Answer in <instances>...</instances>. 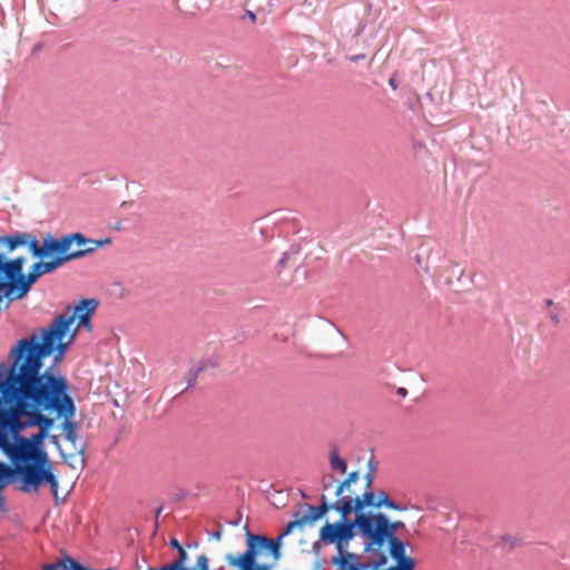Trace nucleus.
<instances>
[{
    "label": "nucleus",
    "instance_id": "obj_6",
    "mask_svg": "<svg viewBox=\"0 0 570 570\" xmlns=\"http://www.w3.org/2000/svg\"><path fill=\"white\" fill-rule=\"evenodd\" d=\"M53 465H0V510L4 508L6 499L2 490L12 485L23 493H38L40 487L52 476L46 474V468Z\"/></svg>",
    "mask_w": 570,
    "mask_h": 570
},
{
    "label": "nucleus",
    "instance_id": "obj_3",
    "mask_svg": "<svg viewBox=\"0 0 570 570\" xmlns=\"http://www.w3.org/2000/svg\"><path fill=\"white\" fill-rule=\"evenodd\" d=\"M355 528L364 544V554H357V563L385 566L394 542L402 541L390 535L389 518L382 512L360 514L352 522H326L320 530V538L325 544H335L338 552L336 557H345L353 554L347 551V544L355 535Z\"/></svg>",
    "mask_w": 570,
    "mask_h": 570
},
{
    "label": "nucleus",
    "instance_id": "obj_25",
    "mask_svg": "<svg viewBox=\"0 0 570 570\" xmlns=\"http://www.w3.org/2000/svg\"><path fill=\"white\" fill-rule=\"evenodd\" d=\"M397 394L404 397L407 394V392H406V390L404 387H399L397 389Z\"/></svg>",
    "mask_w": 570,
    "mask_h": 570
},
{
    "label": "nucleus",
    "instance_id": "obj_32",
    "mask_svg": "<svg viewBox=\"0 0 570 570\" xmlns=\"http://www.w3.org/2000/svg\"><path fill=\"white\" fill-rule=\"evenodd\" d=\"M161 514V508L157 510V515Z\"/></svg>",
    "mask_w": 570,
    "mask_h": 570
},
{
    "label": "nucleus",
    "instance_id": "obj_9",
    "mask_svg": "<svg viewBox=\"0 0 570 570\" xmlns=\"http://www.w3.org/2000/svg\"><path fill=\"white\" fill-rule=\"evenodd\" d=\"M69 240L65 250L53 252V258H65L63 265L72 259L82 257L95 250V247H87L88 244H94V239L85 237L81 233H73L63 235L56 240Z\"/></svg>",
    "mask_w": 570,
    "mask_h": 570
},
{
    "label": "nucleus",
    "instance_id": "obj_23",
    "mask_svg": "<svg viewBox=\"0 0 570 570\" xmlns=\"http://www.w3.org/2000/svg\"><path fill=\"white\" fill-rule=\"evenodd\" d=\"M333 466L335 469H337L341 473H345L347 465L341 464V465H333Z\"/></svg>",
    "mask_w": 570,
    "mask_h": 570
},
{
    "label": "nucleus",
    "instance_id": "obj_4",
    "mask_svg": "<svg viewBox=\"0 0 570 570\" xmlns=\"http://www.w3.org/2000/svg\"><path fill=\"white\" fill-rule=\"evenodd\" d=\"M63 259L51 256L49 261L35 263L28 275H23V257L4 262L0 255V297H6L10 301L22 298L41 275L52 273L62 266Z\"/></svg>",
    "mask_w": 570,
    "mask_h": 570
},
{
    "label": "nucleus",
    "instance_id": "obj_2",
    "mask_svg": "<svg viewBox=\"0 0 570 570\" xmlns=\"http://www.w3.org/2000/svg\"><path fill=\"white\" fill-rule=\"evenodd\" d=\"M98 306L95 298H83L73 308L58 315L48 326L22 337L11 346L8 362L0 363V407L7 409L20 394L21 386L35 385L50 373L45 368L46 357L53 355L55 364L60 363L79 328L91 331V317Z\"/></svg>",
    "mask_w": 570,
    "mask_h": 570
},
{
    "label": "nucleus",
    "instance_id": "obj_8",
    "mask_svg": "<svg viewBox=\"0 0 570 570\" xmlns=\"http://www.w3.org/2000/svg\"><path fill=\"white\" fill-rule=\"evenodd\" d=\"M376 495L373 491L366 490L362 495L345 494L338 498L334 503H328L330 510H335L341 514L338 522H350L347 520L352 512L356 515L366 514L363 510L365 507L376 508Z\"/></svg>",
    "mask_w": 570,
    "mask_h": 570
},
{
    "label": "nucleus",
    "instance_id": "obj_14",
    "mask_svg": "<svg viewBox=\"0 0 570 570\" xmlns=\"http://www.w3.org/2000/svg\"><path fill=\"white\" fill-rule=\"evenodd\" d=\"M28 233H17L2 237L1 242L7 245L9 250H13L19 246L26 245V242H28Z\"/></svg>",
    "mask_w": 570,
    "mask_h": 570
},
{
    "label": "nucleus",
    "instance_id": "obj_22",
    "mask_svg": "<svg viewBox=\"0 0 570 570\" xmlns=\"http://www.w3.org/2000/svg\"><path fill=\"white\" fill-rule=\"evenodd\" d=\"M170 546L177 550H180L183 549V547L180 546V543L176 540V539H171L170 540Z\"/></svg>",
    "mask_w": 570,
    "mask_h": 570
},
{
    "label": "nucleus",
    "instance_id": "obj_16",
    "mask_svg": "<svg viewBox=\"0 0 570 570\" xmlns=\"http://www.w3.org/2000/svg\"><path fill=\"white\" fill-rule=\"evenodd\" d=\"M376 495V509L381 507H386L392 510H401V508L392 500H390L389 495L384 491H380Z\"/></svg>",
    "mask_w": 570,
    "mask_h": 570
},
{
    "label": "nucleus",
    "instance_id": "obj_10",
    "mask_svg": "<svg viewBox=\"0 0 570 570\" xmlns=\"http://www.w3.org/2000/svg\"><path fill=\"white\" fill-rule=\"evenodd\" d=\"M321 501L322 502L318 507L307 505V513L302 515H299V513L295 514V520L288 522L285 531L276 538L279 539V543L282 542L283 537L292 533L294 529H303L304 525L314 523L330 511L328 502L324 494L322 495Z\"/></svg>",
    "mask_w": 570,
    "mask_h": 570
},
{
    "label": "nucleus",
    "instance_id": "obj_5",
    "mask_svg": "<svg viewBox=\"0 0 570 570\" xmlns=\"http://www.w3.org/2000/svg\"><path fill=\"white\" fill-rule=\"evenodd\" d=\"M246 550L242 553H228L225 561L237 570H272L279 559V539H269L254 534L246 529Z\"/></svg>",
    "mask_w": 570,
    "mask_h": 570
},
{
    "label": "nucleus",
    "instance_id": "obj_33",
    "mask_svg": "<svg viewBox=\"0 0 570 570\" xmlns=\"http://www.w3.org/2000/svg\"><path fill=\"white\" fill-rule=\"evenodd\" d=\"M474 277V273H470V278L472 279Z\"/></svg>",
    "mask_w": 570,
    "mask_h": 570
},
{
    "label": "nucleus",
    "instance_id": "obj_20",
    "mask_svg": "<svg viewBox=\"0 0 570 570\" xmlns=\"http://www.w3.org/2000/svg\"><path fill=\"white\" fill-rule=\"evenodd\" d=\"M109 243H110L109 238L99 239V240H95L94 239V244H88L87 247H95V249H96L97 247H102V246H105L106 244H109Z\"/></svg>",
    "mask_w": 570,
    "mask_h": 570
},
{
    "label": "nucleus",
    "instance_id": "obj_21",
    "mask_svg": "<svg viewBox=\"0 0 570 570\" xmlns=\"http://www.w3.org/2000/svg\"><path fill=\"white\" fill-rule=\"evenodd\" d=\"M347 59L355 62V61L365 59V55L360 53V55L348 56Z\"/></svg>",
    "mask_w": 570,
    "mask_h": 570
},
{
    "label": "nucleus",
    "instance_id": "obj_17",
    "mask_svg": "<svg viewBox=\"0 0 570 570\" xmlns=\"http://www.w3.org/2000/svg\"><path fill=\"white\" fill-rule=\"evenodd\" d=\"M405 528V524L402 522V521H394V522H391L389 520V532H390V535L391 537H397L396 535V531L399 529H403Z\"/></svg>",
    "mask_w": 570,
    "mask_h": 570
},
{
    "label": "nucleus",
    "instance_id": "obj_31",
    "mask_svg": "<svg viewBox=\"0 0 570 570\" xmlns=\"http://www.w3.org/2000/svg\"><path fill=\"white\" fill-rule=\"evenodd\" d=\"M464 273H465V271H464L463 268H461V269L459 271L460 277H461L462 275H464Z\"/></svg>",
    "mask_w": 570,
    "mask_h": 570
},
{
    "label": "nucleus",
    "instance_id": "obj_15",
    "mask_svg": "<svg viewBox=\"0 0 570 570\" xmlns=\"http://www.w3.org/2000/svg\"><path fill=\"white\" fill-rule=\"evenodd\" d=\"M358 472L354 471L351 472L346 480H344L336 489L335 494L340 498L344 495V492H348L347 494H354L353 491H351V485L353 483H356L358 481Z\"/></svg>",
    "mask_w": 570,
    "mask_h": 570
},
{
    "label": "nucleus",
    "instance_id": "obj_19",
    "mask_svg": "<svg viewBox=\"0 0 570 570\" xmlns=\"http://www.w3.org/2000/svg\"><path fill=\"white\" fill-rule=\"evenodd\" d=\"M358 463L364 461L365 463H373L374 461V454L372 450L367 451L362 458L357 459Z\"/></svg>",
    "mask_w": 570,
    "mask_h": 570
},
{
    "label": "nucleus",
    "instance_id": "obj_12",
    "mask_svg": "<svg viewBox=\"0 0 570 570\" xmlns=\"http://www.w3.org/2000/svg\"><path fill=\"white\" fill-rule=\"evenodd\" d=\"M389 556L396 561V566L394 567L397 570H414V560L405 556V544L403 541L394 542L393 549L387 553V557Z\"/></svg>",
    "mask_w": 570,
    "mask_h": 570
},
{
    "label": "nucleus",
    "instance_id": "obj_29",
    "mask_svg": "<svg viewBox=\"0 0 570 570\" xmlns=\"http://www.w3.org/2000/svg\"><path fill=\"white\" fill-rule=\"evenodd\" d=\"M552 321L554 322V324L559 323V317L558 315H552L551 316Z\"/></svg>",
    "mask_w": 570,
    "mask_h": 570
},
{
    "label": "nucleus",
    "instance_id": "obj_7",
    "mask_svg": "<svg viewBox=\"0 0 570 570\" xmlns=\"http://www.w3.org/2000/svg\"><path fill=\"white\" fill-rule=\"evenodd\" d=\"M46 474L52 476V480L47 479V483L57 503L65 501L79 478L76 465H57L55 470L46 468Z\"/></svg>",
    "mask_w": 570,
    "mask_h": 570
},
{
    "label": "nucleus",
    "instance_id": "obj_26",
    "mask_svg": "<svg viewBox=\"0 0 570 570\" xmlns=\"http://www.w3.org/2000/svg\"><path fill=\"white\" fill-rule=\"evenodd\" d=\"M247 16H248V18L250 19V21L255 22V20H256V14H255L254 12H252V11H247Z\"/></svg>",
    "mask_w": 570,
    "mask_h": 570
},
{
    "label": "nucleus",
    "instance_id": "obj_13",
    "mask_svg": "<svg viewBox=\"0 0 570 570\" xmlns=\"http://www.w3.org/2000/svg\"><path fill=\"white\" fill-rule=\"evenodd\" d=\"M179 552V558L169 562V563H166V564H163L160 567H157V568H153V567H149L147 568V570H194V568H188L186 566L187 563V552L185 551V549H180L178 550Z\"/></svg>",
    "mask_w": 570,
    "mask_h": 570
},
{
    "label": "nucleus",
    "instance_id": "obj_24",
    "mask_svg": "<svg viewBox=\"0 0 570 570\" xmlns=\"http://www.w3.org/2000/svg\"><path fill=\"white\" fill-rule=\"evenodd\" d=\"M366 479H367V481H366V488H367V489H370V488H371V483H372V475H371V472H368V473L366 474Z\"/></svg>",
    "mask_w": 570,
    "mask_h": 570
},
{
    "label": "nucleus",
    "instance_id": "obj_11",
    "mask_svg": "<svg viewBox=\"0 0 570 570\" xmlns=\"http://www.w3.org/2000/svg\"><path fill=\"white\" fill-rule=\"evenodd\" d=\"M67 239L65 240H56V238L51 234H47L43 238V242L41 245H39V242L37 238L29 234L28 235V242H26V245H28L29 250L35 257L39 258H47L49 256H53V252H62L66 249L68 245Z\"/></svg>",
    "mask_w": 570,
    "mask_h": 570
},
{
    "label": "nucleus",
    "instance_id": "obj_30",
    "mask_svg": "<svg viewBox=\"0 0 570 570\" xmlns=\"http://www.w3.org/2000/svg\"><path fill=\"white\" fill-rule=\"evenodd\" d=\"M390 85H391V87H392L393 89H395V88H396V85H395V82H394V79H390Z\"/></svg>",
    "mask_w": 570,
    "mask_h": 570
},
{
    "label": "nucleus",
    "instance_id": "obj_28",
    "mask_svg": "<svg viewBox=\"0 0 570 570\" xmlns=\"http://www.w3.org/2000/svg\"><path fill=\"white\" fill-rule=\"evenodd\" d=\"M220 535H222L220 531H216V532L213 534V537H214L216 540H219V539H220Z\"/></svg>",
    "mask_w": 570,
    "mask_h": 570
},
{
    "label": "nucleus",
    "instance_id": "obj_27",
    "mask_svg": "<svg viewBox=\"0 0 570 570\" xmlns=\"http://www.w3.org/2000/svg\"><path fill=\"white\" fill-rule=\"evenodd\" d=\"M286 259H287V255H286V254H284L283 258L278 262V264H279L281 266H284V265H285V263H286Z\"/></svg>",
    "mask_w": 570,
    "mask_h": 570
},
{
    "label": "nucleus",
    "instance_id": "obj_1",
    "mask_svg": "<svg viewBox=\"0 0 570 570\" xmlns=\"http://www.w3.org/2000/svg\"><path fill=\"white\" fill-rule=\"evenodd\" d=\"M20 386L14 402L0 407V449L10 463H49L42 442L53 421L43 413L66 422L73 417L67 380L51 371L35 385Z\"/></svg>",
    "mask_w": 570,
    "mask_h": 570
},
{
    "label": "nucleus",
    "instance_id": "obj_18",
    "mask_svg": "<svg viewBox=\"0 0 570 570\" xmlns=\"http://www.w3.org/2000/svg\"><path fill=\"white\" fill-rule=\"evenodd\" d=\"M330 463H345V461L340 458V453L336 448H332L330 451Z\"/></svg>",
    "mask_w": 570,
    "mask_h": 570
}]
</instances>
